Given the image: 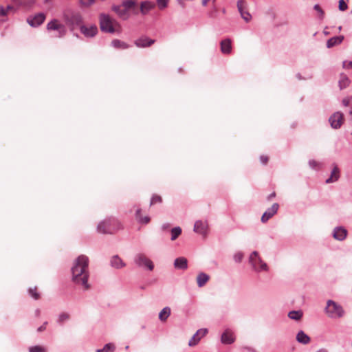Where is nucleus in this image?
Returning a JSON list of instances; mask_svg holds the SVG:
<instances>
[{
    "instance_id": "56",
    "label": "nucleus",
    "mask_w": 352,
    "mask_h": 352,
    "mask_svg": "<svg viewBox=\"0 0 352 352\" xmlns=\"http://www.w3.org/2000/svg\"><path fill=\"white\" fill-rule=\"evenodd\" d=\"M178 3L181 5H184V0H177Z\"/></svg>"
},
{
    "instance_id": "3",
    "label": "nucleus",
    "mask_w": 352,
    "mask_h": 352,
    "mask_svg": "<svg viewBox=\"0 0 352 352\" xmlns=\"http://www.w3.org/2000/svg\"><path fill=\"white\" fill-rule=\"evenodd\" d=\"M324 311L327 316L332 319L340 318L344 315V310L342 307L331 300L327 302Z\"/></svg>"
},
{
    "instance_id": "24",
    "label": "nucleus",
    "mask_w": 352,
    "mask_h": 352,
    "mask_svg": "<svg viewBox=\"0 0 352 352\" xmlns=\"http://www.w3.org/2000/svg\"><path fill=\"white\" fill-rule=\"evenodd\" d=\"M209 278L210 277L207 274L204 272L199 273L197 277V285L199 287H202L208 281Z\"/></svg>"
},
{
    "instance_id": "17",
    "label": "nucleus",
    "mask_w": 352,
    "mask_h": 352,
    "mask_svg": "<svg viewBox=\"0 0 352 352\" xmlns=\"http://www.w3.org/2000/svg\"><path fill=\"white\" fill-rule=\"evenodd\" d=\"M155 6L154 2L151 1H144L140 3V12L143 15L147 14L151 10H153Z\"/></svg>"
},
{
    "instance_id": "25",
    "label": "nucleus",
    "mask_w": 352,
    "mask_h": 352,
    "mask_svg": "<svg viewBox=\"0 0 352 352\" xmlns=\"http://www.w3.org/2000/svg\"><path fill=\"white\" fill-rule=\"evenodd\" d=\"M111 265L114 268L120 269L124 267L125 263L118 256L116 255L111 258Z\"/></svg>"
},
{
    "instance_id": "6",
    "label": "nucleus",
    "mask_w": 352,
    "mask_h": 352,
    "mask_svg": "<svg viewBox=\"0 0 352 352\" xmlns=\"http://www.w3.org/2000/svg\"><path fill=\"white\" fill-rule=\"evenodd\" d=\"M65 21L72 30L78 26L82 25V16L78 12L72 13L70 16H65Z\"/></svg>"
},
{
    "instance_id": "11",
    "label": "nucleus",
    "mask_w": 352,
    "mask_h": 352,
    "mask_svg": "<svg viewBox=\"0 0 352 352\" xmlns=\"http://www.w3.org/2000/svg\"><path fill=\"white\" fill-rule=\"evenodd\" d=\"M208 228V226L206 221H204L201 220H199L195 223L193 230L194 232L205 236L207 234Z\"/></svg>"
},
{
    "instance_id": "47",
    "label": "nucleus",
    "mask_w": 352,
    "mask_h": 352,
    "mask_svg": "<svg viewBox=\"0 0 352 352\" xmlns=\"http://www.w3.org/2000/svg\"><path fill=\"white\" fill-rule=\"evenodd\" d=\"M208 332V330L206 329H199L196 333L197 334L200 336L201 338L204 336Z\"/></svg>"
},
{
    "instance_id": "39",
    "label": "nucleus",
    "mask_w": 352,
    "mask_h": 352,
    "mask_svg": "<svg viewBox=\"0 0 352 352\" xmlns=\"http://www.w3.org/2000/svg\"><path fill=\"white\" fill-rule=\"evenodd\" d=\"M29 294L30 295L32 296V298H33L35 300H37L40 297V295L36 291V288L34 287V288H30L29 290Z\"/></svg>"
},
{
    "instance_id": "34",
    "label": "nucleus",
    "mask_w": 352,
    "mask_h": 352,
    "mask_svg": "<svg viewBox=\"0 0 352 352\" xmlns=\"http://www.w3.org/2000/svg\"><path fill=\"white\" fill-rule=\"evenodd\" d=\"M182 233L180 227H175L171 230V240H175Z\"/></svg>"
},
{
    "instance_id": "7",
    "label": "nucleus",
    "mask_w": 352,
    "mask_h": 352,
    "mask_svg": "<svg viewBox=\"0 0 352 352\" xmlns=\"http://www.w3.org/2000/svg\"><path fill=\"white\" fill-rule=\"evenodd\" d=\"M48 30H56L58 36L62 37L66 34V28L64 25L61 24L57 19H53L47 24Z\"/></svg>"
},
{
    "instance_id": "23",
    "label": "nucleus",
    "mask_w": 352,
    "mask_h": 352,
    "mask_svg": "<svg viewBox=\"0 0 352 352\" xmlns=\"http://www.w3.org/2000/svg\"><path fill=\"white\" fill-rule=\"evenodd\" d=\"M174 266L177 269L186 270L188 267L187 259L184 257H179L174 261Z\"/></svg>"
},
{
    "instance_id": "5",
    "label": "nucleus",
    "mask_w": 352,
    "mask_h": 352,
    "mask_svg": "<svg viewBox=\"0 0 352 352\" xmlns=\"http://www.w3.org/2000/svg\"><path fill=\"white\" fill-rule=\"evenodd\" d=\"M134 263L138 267L146 268L149 271H152L154 268L152 261L142 253L137 254L135 256Z\"/></svg>"
},
{
    "instance_id": "55",
    "label": "nucleus",
    "mask_w": 352,
    "mask_h": 352,
    "mask_svg": "<svg viewBox=\"0 0 352 352\" xmlns=\"http://www.w3.org/2000/svg\"><path fill=\"white\" fill-rule=\"evenodd\" d=\"M208 1H209V0H202V5H203L204 6H206L207 5V3H208Z\"/></svg>"
},
{
    "instance_id": "8",
    "label": "nucleus",
    "mask_w": 352,
    "mask_h": 352,
    "mask_svg": "<svg viewBox=\"0 0 352 352\" xmlns=\"http://www.w3.org/2000/svg\"><path fill=\"white\" fill-rule=\"evenodd\" d=\"M113 219H106L101 221L97 228L98 232L102 234H111L113 232L114 229L112 228Z\"/></svg>"
},
{
    "instance_id": "14",
    "label": "nucleus",
    "mask_w": 352,
    "mask_h": 352,
    "mask_svg": "<svg viewBox=\"0 0 352 352\" xmlns=\"http://www.w3.org/2000/svg\"><path fill=\"white\" fill-rule=\"evenodd\" d=\"M245 2L244 0H238L237 1V8L239 12L241 14V17L244 19L245 21L249 22L252 19L251 14L244 10Z\"/></svg>"
},
{
    "instance_id": "37",
    "label": "nucleus",
    "mask_w": 352,
    "mask_h": 352,
    "mask_svg": "<svg viewBox=\"0 0 352 352\" xmlns=\"http://www.w3.org/2000/svg\"><path fill=\"white\" fill-rule=\"evenodd\" d=\"M201 337L199 336L197 333L192 337V338L189 340L188 345L190 346H195L199 341L200 340Z\"/></svg>"
},
{
    "instance_id": "31",
    "label": "nucleus",
    "mask_w": 352,
    "mask_h": 352,
    "mask_svg": "<svg viewBox=\"0 0 352 352\" xmlns=\"http://www.w3.org/2000/svg\"><path fill=\"white\" fill-rule=\"evenodd\" d=\"M350 80L346 76H341L339 80V87L341 89L347 87L349 85Z\"/></svg>"
},
{
    "instance_id": "27",
    "label": "nucleus",
    "mask_w": 352,
    "mask_h": 352,
    "mask_svg": "<svg viewBox=\"0 0 352 352\" xmlns=\"http://www.w3.org/2000/svg\"><path fill=\"white\" fill-rule=\"evenodd\" d=\"M170 315V308L168 307H166L162 309V311L159 314V319L162 322H164L167 320V318Z\"/></svg>"
},
{
    "instance_id": "53",
    "label": "nucleus",
    "mask_w": 352,
    "mask_h": 352,
    "mask_svg": "<svg viewBox=\"0 0 352 352\" xmlns=\"http://www.w3.org/2000/svg\"><path fill=\"white\" fill-rule=\"evenodd\" d=\"M275 196H276L275 192H272V193H271V194L267 197V199H268L269 200H270L271 199L274 198Z\"/></svg>"
},
{
    "instance_id": "2",
    "label": "nucleus",
    "mask_w": 352,
    "mask_h": 352,
    "mask_svg": "<svg viewBox=\"0 0 352 352\" xmlns=\"http://www.w3.org/2000/svg\"><path fill=\"white\" fill-rule=\"evenodd\" d=\"M100 27L101 30L104 32L113 34L121 32L119 23L105 14L100 15Z\"/></svg>"
},
{
    "instance_id": "20",
    "label": "nucleus",
    "mask_w": 352,
    "mask_h": 352,
    "mask_svg": "<svg viewBox=\"0 0 352 352\" xmlns=\"http://www.w3.org/2000/svg\"><path fill=\"white\" fill-rule=\"evenodd\" d=\"M221 51L223 54H229L232 51L231 40L226 38L221 42Z\"/></svg>"
},
{
    "instance_id": "36",
    "label": "nucleus",
    "mask_w": 352,
    "mask_h": 352,
    "mask_svg": "<svg viewBox=\"0 0 352 352\" xmlns=\"http://www.w3.org/2000/svg\"><path fill=\"white\" fill-rule=\"evenodd\" d=\"M29 352H47V349L42 346H33L29 348Z\"/></svg>"
},
{
    "instance_id": "12",
    "label": "nucleus",
    "mask_w": 352,
    "mask_h": 352,
    "mask_svg": "<svg viewBox=\"0 0 352 352\" xmlns=\"http://www.w3.org/2000/svg\"><path fill=\"white\" fill-rule=\"evenodd\" d=\"M279 206L277 203H274L271 208H268L261 217V221L263 223L267 222L271 217H272L278 211Z\"/></svg>"
},
{
    "instance_id": "40",
    "label": "nucleus",
    "mask_w": 352,
    "mask_h": 352,
    "mask_svg": "<svg viewBox=\"0 0 352 352\" xmlns=\"http://www.w3.org/2000/svg\"><path fill=\"white\" fill-rule=\"evenodd\" d=\"M80 4L84 7H89L95 3V0H79Z\"/></svg>"
},
{
    "instance_id": "18",
    "label": "nucleus",
    "mask_w": 352,
    "mask_h": 352,
    "mask_svg": "<svg viewBox=\"0 0 352 352\" xmlns=\"http://www.w3.org/2000/svg\"><path fill=\"white\" fill-rule=\"evenodd\" d=\"M221 342L225 344H230L234 342L235 338L232 331L226 329L221 336Z\"/></svg>"
},
{
    "instance_id": "50",
    "label": "nucleus",
    "mask_w": 352,
    "mask_h": 352,
    "mask_svg": "<svg viewBox=\"0 0 352 352\" xmlns=\"http://www.w3.org/2000/svg\"><path fill=\"white\" fill-rule=\"evenodd\" d=\"M351 104V97L344 98L342 100V104L345 107L349 106Z\"/></svg>"
},
{
    "instance_id": "58",
    "label": "nucleus",
    "mask_w": 352,
    "mask_h": 352,
    "mask_svg": "<svg viewBox=\"0 0 352 352\" xmlns=\"http://www.w3.org/2000/svg\"><path fill=\"white\" fill-rule=\"evenodd\" d=\"M13 1H16V0H12Z\"/></svg>"
},
{
    "instance_id": "38",
    "label": "nucleus",
    "mask_w": 352,
    "mask_h": 352,
    "mask_svg": "<svg viewBox=\"0 0 352 352\" xmlns=\"http://www.w3.org/2000/svg\"><path fill=\"white\" fill-rule=\"evenodd\" d=\"M69 315L67 313L63 312V313L60 314L58 316V322L63 323L65 321L69 320Z\"/></svg>"
},
{
    "instance_id": "54",
    "label": "nucleus",
    "mask_w": 352,
    "mask_h": 352,
    "mask_svg": "<svg viewBox=\"0 0 352 352\" xmlns=\"http://www.w3.org/2000/svg\"><path fill=\"white\" fill-rule=\"evenodd\" d=\"M168 228H169V224H168V223L164 224L162 226V229H164V230L168 229Z\"/></svg>"
},
{
    "instance_id": "52",
    "label": "nucleus",
    "mask_w": 352,
    "mask_h": 352,
    "mask_svg": "<svg viewBox=\"0 0 352 352\" xmlns=\"http://www.w3.org/2000/svg\"><path fill=\"white\" fill-rule=\"evenodd\" d=\"M260 160H261V162L263 163V164H266L268 161V157L267 156H261L260 157Z\"/></svg>"
},
{
    "instance_id": "46",
    "label": "nucleus",
    "mask_w": 352,
    "mask_h": 352,
    "mask_svg": "<svg viewBox=\"0 0 352 352\" xmlns=\"http://www.w3.org/2000/svg\"><path fill=\"white\" fill-rule=\"evenodd\" d=\"M4 10H5V12H6V16H7V14H8L9 11H12L14 12H16V9L14 8L12 6H8L6 8H4Z\"/></svg>"
},
{
    "instance_id": "32",
    "label": "nucleus",
    "mask_w": 352,
    "mask_h": 352,
    "mask_svg": "<svg viewBox=\"0 0 352 352\" xmlns=\"http://www.w3.org/2000/svg\"><path fill=\"white\" fill-rule=\"evenodd\" d=\"M136 4L135 0H124L122 1V7L125 8L128 10L133 8Z\"/></svg>"
},
{
    "instance_id": "33",
    "label": "nucleus",
    "mask_w": 352,
    "mask_h": 352,
    "mask_svg": "<svg viewBox=\"0 0 352 352\" xmlns=\"http://www.w3.org/2000/svg\"><path fill=\"white\" fill-rule=\"evenodd\" d=\"M115 350V346L112 343L106 344L103 349H98L96 352H113Z\"/></svg>"
},
{
    "instance_id": "41",
    "label": "nucleus",
    "mask_w": 352,
    "mask_h": 352,
    "mask_svg": "<svg viewBox=\"0 0 352 352\" xmlns=\"http://www.w3.org/2000/svg\"><path fill=\"white\" fill-rule=\"evenodd\" d=\"M162 202V198L159 195H153L151 200V205Z\"/></svg>"
},
{
    "instance_id": "15",
    "label": "nucleus",
    "mask_w": 352,
    "mask_h": 352,
    "mask_svg": "<svg viewBox=\"0 0 352 352\" xmlns=\"http://www.w3.org/2000/svg\"><path fill=\"white\" fill-rule=\"evenodd\" d=\"M112 10L122 19L126 20L129 18L130 14L127 9L122 6H114Z\"/></svg>"
},
{
    "instance_id": "42",
    "label": "nucleus",
    "mask_w": 352,
    "mask_h": 352,
    "mask_svg": "<svg viewBox=\"0 0 352 352\" xmlns=\"http://www.w3.org/2000/svg\"><path fill=\"white\" fill-rule=\"evenodd\" d=\"M309 164L311 168H318L320 167V164L314 160H309Z\"/></svg>"
},
{
    "instance_id": "45",
    "label": "nucleus",
    "mask_w": 352,
    "mask_h": 352,
    "mask_svg": "<svg viewBox=\"0 0 352 352\" xmlns=\"http://www.w3.org/2000/svg\"><path fill=\"white\" fill-rule=\"evenodd\" d=\"M314 8L315 10H316L318 12V14L320 16V18H322L323 15H324V12L322 11V10L321 9V8L319 6V5L316 4L314 6Z\"/></svg>"
},
{
    "instance_id": "19",
    "label": "nucleus",
    "mask_w": 352,
    "mask_h": 352,
    "mask_svg": "<svg viewBox=\"0 0 352 352\" xmlns=\"http://www.w3.org/2000/svg\"><path fill=\"white\" fill-rule=\"evenodd\" d=\"M347 234V231L345 228L343 227H337L333 230V237L338 240V241H342L344 240Z\"/></svg>"
},
{
    "instance_id": "4",
    "label": "nucleus",
    "mask_w": 352,
    "mask_h": 352,
    "mask_svg": "<svg viewBox=\"0 0 352 352\" xmlns=\"http://www.w3.org/2000/svg\"><path fill=\"white\" fill-rule=\"evenodd\" d=\"M249 261L253 270L256 272H267L268 270L267 264L261 259L256 251H254L250 254Z\"/></svg>"
},
{
    "instance_id": "44",
    "label": "nucleus",
    "mask_w": 352,
    "mask_h": 352,
    "mask_svg": "<svg viewBox=\"0 0 352 352\" xmlns=\"http://www.w3.org/2000/svg\"><path fill=\"white\" fill-rule=\"evenodd\" d=\"M348 6L344 0L339 1V10L341 11H345Z\"/></svg>"
},
{
    "instance_id": "1",
    "label": "nucleus",
    "mask_w": 352,
    "mask_h": 352,
    "mask_svg": "<svg viewBox=\"0 0 352 352\" xmlns=\"http://www.w3.org/2000/svg\"><path fill=\"white\" fill-rule=\"evenodd\" d=\"M88 263L87 256L80 255L75 260L72 267V281L76 285H81L85 290L89 288L88 284Z\"/></svg>"
},
{
    "instance_id": "48",
    "label": "nucleus",
    "mask_w": 352,
    "mask_h": 352,
    "mask_svg": "<svg viewBox=\"0 0 352 352\" xmlns=\"http://www.w3.org/2000/svg\"><path fill=\"white\" fill-rule=\"evenodd\" d=\"M6 16V12H5V10H4V8L3 7H1L0 8V22H2L4 21V17Z\"/></svg>"
},
{
    "instance_id": "10",
    "label": "nucleus",
    "mask_w": 352,
    "mask_h": 352,
    "mask_svg": "<svg viewBox=\"0 0 352 352\" xmlns=\"http://www.w3.org/2000/svg\"><path fill=\"white\" fill-rule=\"evenodd\" d=\"M331 126L333 129H339L343 122V114L336 112L329 119Z\"/></svg>"
},
{
    "instance_id": "16",
    "label": "nucleus",
    "mask_w": 352,
    "mask_h": 352,
    "mask_svg": "<svg viewBox=\"0 0 352 352\" xmlns=\"http://www.w3.org/2000/svg\"><path fill=\"white\" fill-rule=\"evenodd\" d=\"M155 43V40L149 38L147 36H142L135 41V45L138 47H146L151 46Z\"/></svg>"
},
{
    "instance_id": "28",
    "label": "nucleus",
    "mask_w": 352,
    "mask_h": 352,
    "mask_svg": "<svg viewBox=\"0 0 352 352\" xmlns=\"http://www.w3.org/2000/svg\"><path fill=\"white\" fill-rule=\"evenodd\" d=\"M141 210L138 209L135 212V218L140 223L147 224L150 221V218L148 216L142 217L141 216Z\"/></svg>"
},
{
    "instance_id": "13",
    "label": "nucleus",
    "mask_w": 352,
    "mask_h": 352,
    "mask_svg": "<svg viewBox=\"0 0 352 352\" xmlns=\"http://www.w3.org/2000/svg\"><path fill=\"white\" fill-rule=\"evenodd\" d=\"M80 29L81 33L86 37H93L98 33V28L96 25H91L89 27L81 25Z\"/></svg>"
},
{
    "instance_id": "49",
    "label": "nucleus",
    "mask_w": 352,
    "mask_h": 352,
    "mask_svg": "<svg viewBox=\"0 0 352 352\" xmlns=\"http://www.w3.org/2000/svg\"><path fill=\"white\" fill-rule=\"evenodd\" d=\"M343 67L346 69L352 68V61L351 60L344 61Z\"/></svg>"
},
{
    "instance_id": "30",
    "label": "nucleus",
    "mask_w": 352,
    "mask_h": 352,
    "mask_svg": "<svg viewBox=\"0 0 352 352\" xmlns=\"http://www.w3.org/2000/svg\"><path fill=\"white\" fill-rule=\"evenodd\" d=\"M288 317L294 320H299L302 317V312L300 310L291 311L288 314Z\"/></svg>"
},
{
    "instance_id": "35",
    "label": "nucleus",
    "mask_w": 352,
    "mask_h": 352,
    "mask_svg": "<svg viewBox=\"0 0 352 352\" xmlns=\"http://www.w3.org/2000/svg\"><path fill=\"white\" fill-rule=\"evenodd\" d=\"M169 0H156L158 8L161 10L166 9L168 6Z\"/></svg>"
},
{
    "instance_id": "51",
    "label": "nucleus",
    "mask_w": 352,
    "mask_h": 352,
    "mask_svg": "<svg viewBox=\"0 0 352 352\" xmlns=\"http://www.w3.org/2000/svg\"><path fill=\"white\" fill-rule=\"evenodd\" d=\"M47 324V322H45L43 325H41V327H39L37 329V331L38 332H41L42 331H44L45 329H46V326Z\"/></svg>"
},
{
    "instance_id": "29",
    "label": "nucleus",
    "mask_w": 352,
    "mask_h": 352,
    "mask_svg": "<svg viewBox=\"0 0 352 352\" xmlns=\"http://www.w3.org/2000/svg\"><path fill=\"white\" fill-rule=\"evenodd\" d=\"M111 45L113 47L117 49H126L129 47V45L126 43L121 41L118 39L113 40L111 42Z\"/></svg>"
},
{
    "instance_id": "26",
    "label": "nucleus",
    "mask_w": 352,
    "mask_h": 352,
    "mask_svg": "<svg viewBox=\"0 0 352 352\" xmlns=\"http://www.w3.org/2000/svg\"><path fill=\"white\" fill-rule=\"evenodd\" d=\"M296 340L298 342L303 344H307L310 342V338L302 331H300L297 333Z\"/></svg>"
},
{
    "instance_id": "21",
    "label": "nucleus",
    "mask_w": 352,
    "mask_h": 352,
    "mask_svg": "<svg viewBox=\"0 0 352 352\" xmlns=\"http://www.w3.org/2000/svg\"><path fill=\"white\" fill-rule=\"evenodd\" d=\"M344 38V37L342 35L330 38L327 41V47L328 48H331L336 45H338L343 41Z\"/></svg>"
},
{
    "instance_id": "57",
    "label": "nucleus",
    "mask_w": 352,
    "mask_h": 352,
    "mask_svg": "<svg viewBox=\"0 0 352 352\" xmlns=\"http://www.w3.org/2000/svg\"><path fill=\"white\" fill-rule=\"evenodd\" d=\"M351 104H352V97H351ZM350 115H352V109L349 111Z\"/></svg>"
},
{
    "instance_id": "9",
    "label": "nucleus",
    "mask_w": 352,
    "mask_h": 352,
    "mask_svg": "<svg viewBox=\"0 0 352 352\" xmlns=\"http://www.w3.org/2000/svg\"><path fill=\"white\" fill-rule=\"evenodd\" d=\"M45 19V15L43 13H38L34 16H30L27 19L28 23L33 28L41 25Z\"/></svg>"
},
{
    "instance_id": "22",
    "label": "nucleus",
    "mask_w": 352,
    "mask_h": 352,
    "mask_svg": "<svg viewBox=\"0 0 352 352\" xmlns=\"http://www.w3.org/2000/svg\"><path fill=\"white\" fill-rule=\"evenodd\" d=\"M340 178V170L336 165L334 166L330 177L326 180L327 184L333 183Z\"/></svg>"
},
{
    "instance_id": "43",
    "label": "nucleus",
    "mask_w": 352,
    "mask_h": 352,
    "mask_svg": "<svg viewBox=\"0 0 352 352\" xmlns=\"http://www.w3.org/2000/svg\"><path fill=\"white\" fill-rule=\"evenodd\" d=\"M243 254L241 253V252H237L234 255V260L236 262V263H240L242 259H243Z\"/></svg>"
}]
</instances>
